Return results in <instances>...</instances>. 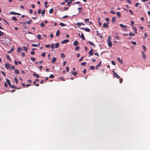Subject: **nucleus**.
<instances>
[{
	"label": "nucleus",
	"instance_id": "0e129e2a",
	"mask_svg": "<svg viewBox=\"0 0 150 150\" xmlns=\"http://www.w3.org/2000/svg\"><path fill=\"white\" fill-rule=\"evenodd\" d=\"M94 54L95 55H97V56L98 57H99V55L98 54V52H96V53H94Z\"/></svg>",
	"mask_w": 150,
	"mask_h": 150
},
{
	"label": "nucleus",
	"instance_id": "a878e982",
	"mask_svg": "<svg viewBox=\"0 0 150 150\" xmlns=\"http://www.w3.org/2000/svg\"><path fill=\"white\" fill-rule=\"evenodd\" d=\"M31 20L27 22H25L24 23V24H25L26 23H27L28 24H31Z\"/></svg>",
	"mask_w": 150,
	"mask_h": 150
},
{
	"label": "nucleus",
	"instance_id": "052dcab7",
	"mask_svg": "<svg viewBox=\"0 0 150 150\" xmlns=\"http://www.w3.org/2000/svg\"><path fill=\"white\" fill-rule=\"evenodd\" d=\"M134 24V22L132 21H131V25H133Z\"/></svg>",
	"mask_w": 150,
	"mask_h": 150
},
{
	"label": "nucleus",
	"instance_id": "6e6552de",
	"mask_svg": "<svg viewBox=\"0 0 150 150\" xmlns=\"http://www.w3.org/2000/svg\"><path fill=\"white\" fill-rule=\"evenodd\" d=\"M69 40L68 39L65 40L62 42V44L66 43H67L69 42Z\"/></svg>",
	"mask_w": 150,
	"mask_h": 150
},
{
	"label": "nucleus",
	"instance_id": "ddd939ff",
	"mask_svg": "<svg viewBox=\"0 0 150 150\" xmlns=\"http://www.w3.org/2000/svg\"><path fill=\"white\" fill-rule=\"evenodd\" d=\"M6 82L8 83V84L9 86H10L11 84V83L10 82V81L8 79H6Z\"/></svg>",
	"mask_w": 150,
	"mask_h": 150
},
{
	"label": "nucleus",
	"instance_id": "49530a36",
	"mask_svg": "<svg viewBox=\"0 0 150 150\" xmlns=\"http://www.w3.org/2000/svg\"><path fill=\"white\" fill-rule=\"evenodd\" d=\"M14 81H15V82H16V83L17 84L18 81V80L16 78H14Z\"/></svg>",
	"mask_w": 150,
	"mask_h": 150
},
{
	"label": "nucleus",
	"instance_id": "de8ad7c7",
	"mask_svg": "<svg viewBox=\"0 0 150 150\" xmlns=\"http://www.w3.org/2000/svg\"><path fill=\"white\" fill-rule=\"evenodd\" d=\"M4 33L2 32H1L0 30V36H1L4 35Z\"/></svg>",
	"mask_w": 150,
	"mask_h": 150
},
{
	"label": "nucleus",
	"instance_id": "69168bd1",
	"mask_svg": "<svg viewBox=\"0 0 150 150\" xmlns=\"http://www.w3.org/2000/svg\"><path fill=\"white\" fill-rule=\"evenodd\" d=\"M129 11L130 13L131 14H132V15H133V13L131 9H129Z\"/></svg>",
	"mask_w": 150,
	"mask_h": 150
},
{
	"label": "nucleus",
	"instance_id": "4d7b16f0",
	"mask_svg": "<svg viewBox=\"0 0 150 150\" xmlns=\"http://www.w3.org/2000/svg\"><path fill=\"white\" fill-rule=\"evenodd\" d=\"M32 45L34 47H38V45H37L35 44H32Z\"/></svg>",
	"mask_w": 150,
	"mask_h": 150
},
{
	"label": "nucleus",
	"instance_id": "b1692460",
	"mask_svg": "<svg viewBox=\"0 0 150 150\" xmlns=\"http://www.w3.org/2000/svg\"><path fill=\"white\" fill-rule=\"evenodd\" d=\"M129 35L130 36H134L135 35V34L134 33L130 32L129 33Z\"/></svg>",
	"mask_w": 150,
	"mask_h": 150
},
{
	"label": "nucleus",
	"instance_id": "603ef678",
	"mask_svg": "<svg viewBox=\"0 0 150 150\" xmlns=\"http://www.w3.org/2000/svg\"><path fill=\"white\" fill-rule=\"evenodd\" d=\"M84 57L83 56L81 58L79 59V61L80 62H81L82 60L83 59Z\"/></svg>",
	"mask_w": 150,
	"mask_h": 150
},
{
	"label": "nucleus",
	"instance_id": "1a4fd4ad",
	"mask_svg": "<svg viewBox=\"0 0 150 150\" xmlns=\"http://www.w3.org/2000/svg\"><path fill=\"white\" fill-rule=\"evenodd\" d=\"M142 57L144 59L146 58V56L144 54V52L143 51L142 52Z\"/></svg>",
	"mask_w": 150,
	"mask_h": 150
},
{
	"label": "nucleus",
	"instance_id": "2f4dec72",
	"mask_svg": "<svg viewBox=\"0 0 150 150\" xmlns=\"http://www.w3.org/2000/svg\"><path fill=\"white\" fill-rule=\"evenodd\" d=\"M12 19L13 20L15 21H16L17 20V18L16 17H15V16L13 17L12 18Z\"/></svg>",
	"mask_w": 150,
	"mask_h": 150
},
{
	"label": "nucleus",
	"instance_id": "412c9836",
	"mask_svg": "<svg viewBox=\"0 0 150 150\" xmlns=\"http://www.w3.org/2000/svg\"><path fill=\"white\" fill-rule=\"evenodd\" d=\"M37 38L39 40H42V38H41V35H38L37 36Z\"/></svg>",
	"mask_w": 150,
	"mask_h": 150
},
{
	"label": "nucleus",
	"instance_id": "f8f14e48",
	"mask_svg": "<svg viewBox=\"0 0 150 150\" xmlns=\"http://www.w3.org/2000/svg\"><path fill=\"white\" fill-rule=\"evenodd\" d=\"M79 35L81 37V39L83 40H85V38L84 37V35H83V34L82 33L81 34V35Z\"/></svg>",
	"mask_w": 150,
	"mask_h": 150
},
{
	"label": "nucleus",
	"instance_id": "4c0bfd02",
	"mask_svg": "<svg viewBox=\"0 0 150 150\" xmlns=\"http://www.w3.org/2000/svg\"><path fill=\"white\" fill-rule=\"evenodd\" d=\"M86 62H84L81 63V66H84L86 64Z\"/></svg>",
	"mask_w": 150,
	"mask_h": 150
},
{
	"label": "nucleus",
	"instance_id": "dca6fc26",
	"mask_svg": "<svg viewBox=\"0 0 150 150\" xmlns=\"http://www.w3.org/2000/svg\"><path fill=\"white\" fill-rule=\"evenodd\" d=\"M88 42H89V44L93 46L94 47H95V46L94 45V44L93 42H92L91 41H89Z\"/></svg>",
	"mask_w": 150,
	"mask_h": 150
},
{
	"label": "nucleus",
	"instance_id": "5fc2aeb1",
	"mask_svg": "<svg viewBox=\"0 0 150 150\" xmlns=\"http://www.w3.org/2000/svg\"><path fill=\"white\" fill-rule=\"evenodd\" d=\"M54 43L52 44L51 45V47L53 49H54Z\"/></svg>",
	"mask_w": 150,
	"mask_h": 150
},
{
	"label": "nucleus",
	"instance_id": "5701e85b",
	"mask_svg": "<svg viewBox=\"0 0 150 150\" xmlns=\"http://www.w3.org/2000/svg\"><path fill=\"white\" fill-rule=\"evenodd\" d=\"M33 76H35L36 77H37V78H38L39 77V75L36 74H35V73L33 74Z\"/></svg>",
	"mask_w": 150,
	"mask_h": 150
},
{
	"label": "nucleus",
	"instance_id": "c85d7f7f",
	"mask_svg": "<svg viewBox=\"0 0 150 150\" xmlns=\"http://www.w3.org/2000/svg\"><path fill=\"white\" fill-rule=\"evenodd\" d=\"M21 50V51L22 50V49L20 47L18 48V50H17L18 53L19 52H20Z\"/></svg>",
	"mask_w": 150,
	"mask_h": 150
},
{
	"label": "nucleus",
	"instance_id": "13d9d810",
	"mask_svg": "<svg viewBox=\"0 0 150 150\" xmlns=\"http://www.w3.org/2000/svg\"><path fill=\"white\" fill-rule=\"evenodd\" d=\"M110 12L112 13L113 14H115V12L113 10H111L110 11Z\"/></svg>",
	"mask_w": 150,
	"mask_h": 150
},
{
	"label": "nucleus",
	"instance_id": "72a5a7b5",
	"mask_svg": "<svg viewBox=\"0 0 150 150\" xmlns=\"http://www.w3.org/2000/svg\"><path fill=\"white\" fill-rule=\"evenodd\" d=\"M142 48L144 51H146V48L145 46L144 45H142Z\"/></svg>",
	"mask_w": 150,
	"mask_h": 150
},
{
	"label": "nucleus",
	"instance_id": "ea45409f",
	"mask_svg": "<svg viewBox=\"0 0 150 150\" xmlns=\"http://www.w3.org/2000/svg\"><path fill=\"white\" fill-rule=\"evenodd\" d=\"M15 72L16 74H18L19 73V71L17 69H16L15 70Z\"/></svg>",
	"mask_w": 150,
	"mask_h": 150
},
{
	"label": "nucleus",
	"instance_id": "f3484780",
	"mask_svg": "<svg viewBox=\"0 0 150 150\" xmlns=\"http://www.w3.org/2000/svg\"><path fill=\"white\" fill-rule=\"evenodd\" d=\"M59 46V43H56L55 45V47L56 48H58Z\"/></svg>",
	"mask_w": 150,
	"mask_h": 150
},
{
	"label": "nucleus",
	"instance_id": "774afa93",
	"mask_svg": "<svg viewBox=\"0 0 150 150\" xmlns=\"http://www.w3.org/2000/svg\"><path fill=\"white\" fill-rule=\"evenodd\" d=\"M120 82V83H122L123 81V79H119Z\"/></svg>",
	"mask_w": 150,
	"mask_h": 150
},
{
	"label": "nucleus",
	"instance_id": "c03bdc74",
	"mask_svg": "<svg viewBox=\"0 0 150 150\" xmlns=\"http://www.w3.org/2000/svg\"><path fill=\"white\" fill-rule=\"evenodd\" d=\"M40 25H41V27L42 28V27H44V26H45V24L44 23H42L40 24Z\"/></svg>",
	"mask_w": 150,
	"mask_h": 150
},
{
	"label": "nucleus",
	"instance_id": "79ce46f5",
	"mask_svg": "<svg viewBox=\"0 0 150 150\" xmlns=\"http://www.w3.org/2000/svg\"><path fill=\"white\" fill-rule=\"evenodd\" d=\"M6 57L9 60H11V58H10V57L9 56V55H7L6 56Z\"/></svg>",
	"mask_w": 150,
	"mask_h": 150
},
{
	"label": "nucleus",
	"instance_id": "39448f33",
	"mask_svg": "<svg viewBox=\"0 0 150 150\" xmlns=\"http://www.w3.org/2000/svg\"><path fill=\"white\" fill-rule=\"evenodd\" d=\"M9 13L10 14L13 15H21V14L19 13H16V12H14L13 11L10 12Z\"/></svg>",
	"mask_w": 150,
	"mask_h": 150
},
{
	"label": "nucleus",
	"instance_id": "cd10ccee",
	"mask_svg": "<svg viewBox=\"0 0 150 150\" xmlns=\"http://www.w3.org/2000/svg\"><path fill=\"white\" fill-rule=\"evenodd\" d=\"M117 60L121 63L122 64V59H121L120 57H118L117 59Z\"/></svg>",
	"mask_w": 150,
	"mask_h": 150
},
{
	"label": "nucleus",
	"instance_id": "0eeeda50",
	"mask_svg": "<svg viewBox=\"0 0 150 150\" xmlns=\"http://www.w3.org/2000/svg\"><path fill=\"white\" fill-rule=\"evenodd\" d=\"M108 23H104L103 27L104 28H108Z\"/></svg>",
	"mask_w": 150,
	"mask_h": 150
},
{
	"label": "nucleus",
	"instance_id": "c756f323",
	"mask_svg": "<svg viewBox=\"0 0 150 150\" xmlns=\"http://www.w3.org/2000/svg\"><path fill=\"white\" fill-rule=\"evenodd\" d=\"M95 68V67L93 66H90V69H91L92 70H94V69Z\"/></svg>",
	"mask_w": 150,
	"mask_h": 150
},
{
	"label": "nucleus",
	"instance_id": "e2e57ef3",
	"mask_svg": "<svg viewBox=\"0 0 150 150\" xmlns=\"http://www.w3.org/2000/svg\"><path fill=\"white\" fill-rule=\"evenodd\" d=\"M21 55L23 57H24L25 56V53L23 52H22L21 53Z\"/></svg>",
	"mask_w": 150,
	"mask_h": 150
},
{
	"label": "nucleus",
	"instance_id": "a211bd4d",
	"mask_svg": "<svg viewBox=\"0 0 150 150\" xmlns=\"http://www.w3.org/2000/svg\"><path fill=\"white\" fill-rule=\"evenodd\" d=\"M9 86L12 88H17L14 85L11 84Z\"/></svg>",
	"mask_w": 150,
	"mask_h": 150
},
{
	"label": "nucleus",
	"instance_id": "473e14b6",
	"mask_svg": "<svg viewBox=\"0 0 150 150\" xmlns=\"http://www.w3.org/2000/svg\"><path fill=\"white\" fill-rule=\"evenodd\" d=\"M59 79L63 81H65V79H64V77L63 76H61L59 77Z\"/></svg>",
	"mask_w": 150,
	"mask_h": 150
},
{
	"label": "nucleus",
	"instance_id": "f03ea898",
	"mask_svg": "<svg viewBox=\"0 0 150 150\" xmlns=\"http://www.w3.org/2000/svg\"><path fill=\"white\" fill-rule=\"evenodd\" d=\"M81 29L87 32H90V29L87 28H81Z\"/></svg>",
	"mask_w": 150,
	"mask_h": 150
},
{
	"label": "nucleus",
	"instance_id": "4be33fe9",
	"mask_svg": "<svg viewBox=\"0 0 150 150\" xmlns=\"http://www.w3.org/2000/svg\"><path fill=\"white\" fill-rule=\"evenodd\" d=\"M101 62H100L99 63L98 65H97L96 67V69H98V67L99 66H100L101 65Z\"/></svg>",
	"mask_w": 150,
	"mask_h": 150
},
{
	"label": "nucleus",
	"instance_id": "338daca9",
	"mask_svg": "<svg viewBox=\"0 0 150 150\" xmlns=\"http://www.w3.org/2000/svg\"><path fill=\"white\" fill-rule=\"evenodd\" d=\"M35 53V52L33 51H32L30 52V54L32 55H33Z\"/></svg>",
	"mask_w": 150,
	"mask_h": 150
},
{
	"label": "nucleus",
	"instance_id": "09e8293b",
	"mask_svg": "<svg viewBox=\"0 0 150 150\" xmlns=\"http://www.w3.org/2000/svg\"><path fill=\"white\" fill-rule=\"evenodd\" d=\"M66 70L67 72H68L69 70V68L68 67H66Z\"/></svg>",
	"mask_w": 150,
	"mask_h": 150
},
{
	"label": "nucleus",
	"instance_id": "3c124183",
	"mask_svg": "<svg viewBox=\"0 0 150 150\" xmlns=\"http://www.w3.org/2000/svg\"><path fill=\"white\" fill-rule=\"evenodd\" d=\"M15 66H11L10 67L11 69H12L13 70H14L15 69Z\"/></svg>",
	"mask_w": 150,
	"mask_h": 150
},
{
	"label": "nucleus",
	"instance_id": "423d86ee",
	"mask_svg": "<svg viewBox=\"0 0 150 150\" xmlns=\"http://www.w3.org/2000/svg\"><path fill=\"white\" fill-rule=\"evenodd\" d=\"M5 65L6 69H8L10 68V65L8 63L5 64Z\"/></svg>",
	"mask_w": 150,
	"mask_h": 150
},
{
	"label": "nucleus",
	"instance_id": "6e6d98bb",
	"mask_svg": "<svg viewBox=\"0 0 150 150\" xmlns=\"http://www.w3.org/2000/svg\"><path fill=\"white\" fill-rule=\"evenodd\" d=\"M111 63L112 65H115V63L114 61H111Z\"/></svg>",
	"mask_w": 150,
	"mask_h": 150
},
{
	"label": "nucleus",
	"instance_id": "2eb2a0df",
	"mask_svg": "<svg viewBox=\"0 0 150 150\" xmlns=\"http://www.w3.org/2000/svg\"><path fill=\"white\" fill-rule=\"evenodd\" d=\"M14 49L12 47V48L9 51L7 52V53L8 54L12 52L14 50Z\"/></svg>",
	"mask_w": 150,
	"mask_h": 150
},
{
	"label": "nucleus",
	"instance_id": "8fccbe9b",
	"mask_svg": "<svg viewBox=\"0 0 150 150\" xmlns=\"http://www.w3.org/2000/svg\"><path fill=\"white\" fill-rule=\"evenodd\" d=\"M54 77V76L53 74H51L49 76V78H53Z\"/></svg>",
	"mask_w": 150,
	"mask_h": 150
},
{
	"label": "nucleus",
	"instance_id": "680f3d73",
	"mask_svg": "<svg viewBox=\"0 0 150 150\" xmlns=\"http://www.w3.org/2000/svg\"><path fill=\"white\" fill-rule=\"evenodd\" d=\"M79 46H77L75 47V50H78L79 49Z\"/></svg>",
	"mask_w": 150,
	"mask_h": 150
},
{
	"label": "nucleus",
	"instance_id": "6ab92c4d",
	"mask_svg": "<svg viewBox=\"0 0 150 150\" xmlns=\"http://www.w3.org/2000/svg\"><path fill=\"white\" fill-rule=\"evenodd\" d=\"M60 35V32L59 30H57L56 33V35L57 36H59Z\"/></svg>",
	"mask_w": 150,
	"mask_h": 150
},
{
	"label": "nucleus",
	"instance_id": "9b49d317",
	"mask_svg": "<svg viewBox=\"0 0 150 150\" xmlns=\"http://www.w3.org/2000/svg\"><path fill=\"white\" fill-rule=\"evenodd\" d=\"M73 44L75 46L78 45V41H75L73 43Z\"/></svg>",
	"mask_w": 150,
	"mask_h": 150
},
{
	"label": "nucleus",
	"instance_id": "9d476101",
	"mask_svg": "<svg viewBox=\"0 0 150 150\" xmlns=\"http://www.w3.org/2000/svg\"><path fill=\"white\" fill-rule=\"evenodd\" d=\"M89 53L90 54V55H91L93 54V49H91L89 52Z\"/></svg>",
	"mask_w": 150,
	"mask_h": 150
},
{
	"label": "nucleus",
	"instance_id": "864d4df0",
	"mask_svg": "<svg viewBox=\"0 0 150 150\" xmlns=\"http://www.w3.org/2000/svg\"><path fill=\"white\" fill-rule=\"evenodd\" d=\"M36 59L35 58L33 57H32L31 58V60L32 61H34Z\"/></svg>",
	"mask_w": 150,
	"mask_h": 150
},
{
	"label": "nucleus",
	"instance_id": "393cba45",
	"mask_svg": "<svg viewBox=\"0 0 150 150\" xmlns=\"http://www.w3.org/2000/svg\"><path fill=\"white\" fill-rule=\"evenodd\" d=\"M139 4L138 3H136L135 4V6L136 7H138L139 8H140V6H139Z\"/></svg>",
	"mask_w": 150,
	"mask_h": 150
},
{
	"label": "nucleus",
	"instance_id": "f704fd0d",
	"mask_svg": "<svg viewBox=\"0 0 150 150\" xmlns=\"http://www.w3.org/2000/svg\"><path fill=\"white\" fill-rule=\"evenodd\" d=\"M72 73L74 76H75L77 74V73L76 71H75L72 72Z\"/></svg>",
	"mask_w": 150,
	"mask_h": 150
},
{
	"label": "nucleus",
	"instance_id": "a19ab883",
	"mask_svg": "<svg viewBox=\"0 0 150 150\" xmlns=\"http://www.w3.org/2000/svg\"><path fill=\"white\" fill-rule=\"evenodd\" d=\"M23 48L24 50L26 52H27V49L26 48V47L25 46L23 47Z\"/></svg>",
	"mask_w": 150,
	"mask_h": 150
},
{
	"label": "nucleus",
	"instance_id": "20e7f679",
	"mask_svg": "<svg viewBox=\"0 0 150 150\" xmlns=\"http://www.w3.org/2000/svg\"><path fill=\"white\" fill-rule=\"evenodd\" d=\"M113 73L117 79L120 78V76L115 71H113Z\"/></svg>",
	"mask_w": 150,
	"mask_h": 150
},
{
	"label": "nucleus",
	"instance_id": "bb28decb",
	"mask_svg": "<svg viewBox=\"0 0 150 150\" xmlns=\"http://www.w3.org/2000/svg\"><path fill=\"white\" fill-rule=\"evenodd\" d=\"M117 16L119 17H120L121 16V15L120 13L119 12H117Z\"/></svg>",
	"mask_w": 150,
	"mask_h": 150
},
{
	"label": "nucleus",
	"instance_id": "7ed1b4c3",
	"mask_svg": "<svg viewBox=\"0 0 150 150\" xmlns=\"http://www.w3.org/2000/svg\"><path fill=\"white\" fill-rule=\"evenodd\" d=\"M108 44L109 47H111L112 46V44L110 40L108 39L107 40Z\"/></svg>",
	"mask_w": 150,
	"mask_h": 150
},
{
	"label": "nucleus",
	"instance_id": "aec40b11",
	"mask_svg": "<svg viewBox=\"0 0 150 150\" xmlns=\"http://www.w3.org/2000/svg\"><path fill=\"white\" fill-rule=\"evenodd\" d=\"M116 21V18L115 17H113L112 19V22H115Z\"/></svg>",
	"mask_w": 150,
	"mask_h": 150
},
{
	"label": "nucleus",
	"instance_id": "58836bf2",
	"mask_svg": "<svg viewBox=\"0 0 150 150\" xmlns=\"http://www.w3.org/2000/svg\"><path fill=\"white\" fill-rule=\"evenodd\" d=\"M115 37L116 38V39L118 40H120V39L119 37L117 35H115Z\"/></svg>",
	"mask_w": 150,
	"mask_h": 150
},
{
	"label": "nucleus",
	"instance_id": "e433bc0d",
	"mask_svg": "<svg viewBox=\"0 0 150 150\" xmlns=\"http://www.w3.org/2000/svg\"><path fill=\"white\" fill-rule=\"evenodd\" d=\"M133 28L134 29V31H135V33L136 34L137 33V28L136 27H133Z\"/></svg>",
	"mask_w": 150,
	"mask_h": 150
},
{
	"label": "nucleus",
	"instance_id": "7c9ffc66",
	"mask_svg": "<svg viewBox=\"0 0 150 150\" xmlns=\"http://www.w3.org/2000/svg\"><path fill=\"white\" fill-rule=\"evenodd\" d=\"M53 8L50 9L49 11V13L50 14H52L53 12Z\"/></svg>",
	"mask_w": 150,
	"mask_h": 150
},
{
	"label": "nucleus",
	"instance_id": "a18cd8bd",
	"mask_svg": "<svg viewBox=\"0 0 150 150\" xmlns=\"http://www.w3.org/2000/svg\"><path fill=\"white\" fill-rule=\"evenodd\" d=\"M76 25L79 26H81V22H78V23H76Z\"/></svg>",
	"mask_w": 150,
	"mask_h": 150
},
{
	"label": "nucleus",
	"instance_id": "37998d69",
	"mask_svg": "<svg viewBox=\"0 0 150 150\" xmlns=\"http://www.w3.org/2000/svg\"><path fill=\"white\" fill-rule=\"evenodd\" d=\"M61 56L62 58H64L65 57V54L62 53H61Z\"/></svg>",
	"mask_w": 150,
	"mask_h": 150
},
{
	"label": "nucleus",
	"instance_id": "4468645a",
	"mask_svg": "<svg viewBox=\"0 0 150 150\" xmlns=\"http://www.w3.org/2000/svg\"><path fill=\"white\" fill-rule=\"evenodd\" d=\"M56 60V58L54 57H53L52 59V63H54Z\"/></svg>",
	"mask_w": 150,
	"mask_h": 150
},
{
	"label": "nucleus",
	"instance_id": "f257e3e1",
	"mask_svg": "<svg viewBox=\"0 0 150 150\" xmlns=\"http://www.w3.org/2000/svg\"><path fill=\"white\" fill-rule=\"evenodd\" d=\"M120 26L121 27H122L124 30H127V27L126 25H123V24H120Z\"/></svg>",
	"mask_w": 150,
	"mask_h": 150
},
{
	"label": "nucleus",
	"instance_id": "c9c22d12",
	"mask_svg": "<svg viewBox=\"0 0 150 150\" xmlns=\"http://www.w3.org/2000/svg\"><path fill=\"white\" fill-rule=\"evenodd\" d=\"M59 25L62 27H63V26H65V24H64V23H60Z\"/></svg>",
	"mask_w": 150,
	"mask_h": 150
},
{
	"label": "nucleus",
	"instance_id": "bf43d9fd",
	"mask_svg": "<svg viewBox=\"0 0 150 150\" xmlns=\"http://www.w3.org/2000/svg\"><path fill=\"white\" fill-rule=\"evenodd\" d=\"M132 43L134 45H136V44H137V43H136V42H134V41H133L132 42Z\"/></svg>",
	"mask_w": 150,
	"mask_h": 150
}]
</instances>
